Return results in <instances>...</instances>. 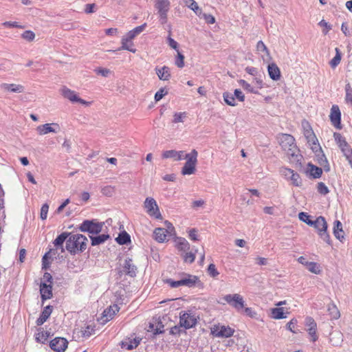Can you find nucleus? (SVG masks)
<instances>
[{
	"mask_svg": "<svg viewBox=\"0 0 352 352\" xmlns=\"http://www.w3.org/2000/svg\"><path fill=\"white\" fill-rule=\"evenodd\" d=\"M179 279L173 280L172 278H164L163 280L165 284H167L170 288H178L182 286H185L188 288L198 287L203 288L204 283L200 280L197 276L187 274L184 272L178 274Z\"/></svg>",
	"mask_w": 352,
	"mask_h": 352,
	"instance_id": "1",
	"label": "nucleus"
},
{
	"mask_svg": "<svg viewBox=\"0 0 352 352\" xmlns=\"http://www.w3.org/2000/svg\"><path fill=\"white\" fill-rule=\"evenodd\" d=\"M87 242L85 236L80 234H73L66 241V249L71 254L83 252L87 248Z\"/></svg>",
	"mask_w": 352,
	"mask_h": 352,
	"instance_id": "2",
	"label": "nucleus"
},
{
	"mask_svg": "<svg viewBox=\"0 0 352 352\" xmlns=\"http://www.w3.org/2000/svg\"><path fill=\"white\" fill-rule=\"evenodd\" d=\"M280 145L287 155L298 158V149L295 144L294 138L289 134H283L280 138Z\"/></svg>",
	"mask_w": 352,
	"mask_h": 352,
	"instance_id": "3",
	"label": "nucleus"
},
{
	"mask_svg": "<svg viewBox=\"0 0 352 352\" xmlns=\"http://www.w3.org/2000/svg\"><path fill=\"white\" fill-rule=\"evenodd\" d=\"M310 226H312L317 230L319 236L324 241L329 245H331V238L327 232V223L324 217L322 216L318 217L312 221Z\"/></svg>",
	"mask_w": 352,
	"mask_h": 352,
	"instance_id": "4",
	"label": "nucleus"
},
{
	"mask_svg": "<svg viewBox=\"0 0 352 352\" xmlns=\"http://www.w3.org/2000/svg\"><path fill=\"white\" fill-rule=\"evenodd\" d=\"M103 226V222H98L96 219H87L82 221L80 225L79 230L83 232L97 234L102 231Z\"/></svg>",
	"mask_w": 352,
	"mask_h": 352,
	"instance_id": "5",
	"label": "nucleus"
},
{
	"mask_svg": "<svg viewBox=\"0 0 352 352\" xmlns=\"http://www.w3.org/2000/svg\"><path fill=\"white\" fill-rule=\"evenodd\" d=\"M302 126L303 129V134L306 138L307 142L311 145V149L314 151H317L318 148L321 149L318 144V139L315 135L309 123L306 120H303L302 122Z\"/></svg>",
	"mask_w": 352,
	"mask_h": 352,
	"instance_id": "6",
	"label": "nucleus"
},
{
	"mask_svg": "<svg viewBox=\"0 0 352 352\" xmlns=\"http://www.w3.org/2000/svg\"><path fill=\"white\" fill-rule=\"evenodd\" d=\"M137 270V267L134 265L133 260L127 257L124 259L122 268L118 270V274L120 278L123 275H127L131 278H134L136 276Z\"/></svg>",
	"mask_w": 352,
	"mask_h": 352,
	"instance_id": "7",
	"label": "nucleus"
},
{
	"mask_svg": "<svg viewBox=\"0 0 352 352\" xmlns=\"http://www.w3.org/2000/svg\"><path fill=\"white\" fill-rule=\"evenodd\" d=\"M223 300L237 311H240L245 307L243 298L239 294H227L223 296Z\"/></svg>",
	"mask_w": 352,
	"mask_h": 352,
	"instance_id": "8",
	"label": "nucleus"
},
{
	"mask_svg": "<svg viewBox=\"0 0 352 352\" xmlns=\"http://www.w3.org/2000/svg\"><path fill=\"white\" fill-rule=\"evenodd\" d=\"M280 173L286 179L290 180L294 186L297 187L302 186V179L300 175L294 170L282 167L280 170Z\"/></svg>",
	"mask_w": 352,
	"mask_h": 352,
	"instance_id": "9",
	"label": "nucleus"
},
{
	"mask_svg": "<svg viewBox=\"0 0 352 352\" xmlns=\"http://www.w3.org/2000/svg\"><path fill=\"white\" fill-rule=\"evenodd\" d=\"M61 94L63 96L67 99H68L70 102L75 103L78 102L83 105H89L90 104L89 102H87L80 98L78 97V94L73 90L67 88V87H63L61 90Z\"/></svg>",
	"mask_w": 352,
	"mask_h": 352,
	"instance_id": "10",
	"label": "nucleus"
},
{
	"mask_svg": "<svg viewBox=\"0 0 352 352\" xmlns=\"http://www.w3.org/2000/svg\"><path fill=\"white\" fill-rule=\"evenodd\" d=\"M197 324V319L194 315L188 312H183L180 314L179 324L184 329H189L195 327Z\"/></svg>",
	"mask_w": 352,
	"mask_h": 352,
	"instance_id": "11",
	"label": "nucleus"
},
{
	"mask_svg": "<svg viewBox=\"0 0 352 352\" xmlns=\"http://www.w3.org/2000/svg\"><path fill=\"white\" fill-rule=\"evenodd\" d=\"M144 207L150 216H153L156 219L162 218L156 201L153 198L147 197L144 201Z\"/></svg>",
	"mask_w": 352,
	"mask_h": 352,
	"instance_id": "12",
	"label": "nucleus"
},
{
	"mask_svg": "<svg viewBox=\"0 0 352 352\" xmlns=\"http://www.w3.org/2000/svg\"><path fill=\"white\" fill-rule=\"evenodd\" d=\"M234 331L230 327L215 325L211 329V333L217 338H230Z\"/></svg>",
	"mask_w": 352,
	"mask_h": 352,
	"instance_id": "13",
	"label": "nucleus"
},
{
	"mask_svg": "<svg viewBox=\"0 0 352 352\" xmlns=\"http://www.w3.org/2000/svg\"><path fill=\"white\" fill-rule=\"evenodd\" d=\"M67 340L62 337H56L50 342V346L55 352H64L67 348Z\"/></svg>",
	"mask_w": 352,
	"mask_h": 352,
	"instance_id": "14",
	"label": "nucleus"
},
{
	"mask_svg": "<svg viewBox=\"0 0 352 352\" xmlns=\"http://www.w3.org/2000/svg\"><path fill=\"white\" fill-rule=\"evenodd\" d=\"M36 131L41 135H46L49 133H56L60 131V126L58 124L55 122L47 123L37 126Z\"/></svg>",
	"mask_w": 352,
	"mask_h": 352,
	"instance_id": "15",
	"label": "nucleus"
},
{
	"mask_svg": "<svg viewBox=\"0 0 352 352\" xmlns=\"http://www.w3.org/2000/svg\"><path fill=\"white\" fill-rule=\"evenodd\" d=\"M330 120L331 124L337 129L341 127V112L338 105H333L331 109Z\"/></svg>",
	"mask_w": 352,
	"mask_h": 352,
	"instance_id": "16",
	"label": "nucleus"
},
{
	"mask_svg": "<svg viewBox=\"0 0 352 352\" xmlns=\"http://www.w3.org/2000/svg\"><path fill=\"white\" fill-rule=\"evenodd\" d=\"M95 332V326L93 324H87L80 329H76L74 333H76L78 338L84 339L89 338Z\"/></svg>",
	"mask_w": 352,
	"mask_h": 352,
	"instance_id": "17",
	"label": "nucleus"
},
{
	"mask_svg": "<svg viewBox=\"0 0 352 352\" xmlns=\"http://www.w3.org/2000/svg\"><path fill=\"white\" fill-rule=\"evenodd\" d=\"M141 339L137 337L126 338L121 342V347L126 350L136 348L140 343Z\"/></svg>",
	"mask_w": 352,
	"mask_h": 352,
	"instance_id": "18",
	"label": "nucleus"
},
{
	"mask_svg": "<svg viewBox=\"0 0 352 352\" xmlns=\"http://www.w3.org/2000/svg\"><path fill=\"white\" fill-rule=\"evenodd\" d=\"M40 294L43 301L52 298V285L46 283H41Z\"/></svg>",
	"mask_w": 352,
	"mask_h": 352,
	"instance_id": "19",
	"label": "nucleus"
},
{
	"mask_svg": "<svg viewBox=\"0 0 352 352\" xmlns=\"http://www.w3.org/2000/svg\"><path fill=\"white\" fill-rule=\"evenodd\" d=\"M170 7L169 0H157L155 3V8L157 10L158 15L168 14Z\"/></svg>",
	"mask_w": 352,
	"mask_h": 352,
	"instance_id": "20",
	"label": "nucleus"
},
{
	"mask_svg": "<svg viewBox=\"0 0 352 352\" xmlns=\"http://www.w3.org/2000/svg\"><path fill=\"white\" fill-rule=\"evenodd\" d=\"M305 324L308 327V333L312 338V341L316 342L318 340L316 335L317 324L311 317H307L305 319Z\"/></svg>",
	"mask_w": 352,
	"mask_h": 352,
	"instance_id": "21",
	"label": "nucleus"
},
{
	"mask_svg": "<svg viewBox=\"0 0 352 352\" xmlns=\"http://www.w3.org/2000/svg\"><path fill=\"white\" fill-rule=\"evenodd\" d=\"M155 73L161 80H168L170 78V68L167 66L156 67Z\"/></svg>",
	"mask_w": 352,
	"mask_h": 352,
	"instance_id": "22",
	"label": "nucleus"
},
{
	"mask_svg": "<svg viewBox=\"0 0 352 352\" xmlns=\"http://www.w3.org/2000/svg\"><path fill=\"white\" fill-rule=\"evenodd\" d=\"M267 72L269 76L273 80L276 81L280 78V71L276 63H270L267 66Z\"/></svg>",
	"mask_w": 352,
	"mask_h": 352,
	"instance_id": "23",
	"label": "nucleus"
},
{
	"mask_svg": "<svg viewBox=\"0 0 352 352\" xmlns=\"http://www.w3.org/2000/svg\"><path fill=\"white\" fill-rule=\"evenodd\" d=\"M52 309L53 307L51 305H47L43 309L39 318H38L36 321L38 326L42 325L49 318L52 312Z\"/></svg>",
	"mask_w": 352,
	"mask_h": 352,
	"instance_id": "24",
	"label": "nucleus"
},
{
	"mask_svg": "<svg viewBox=\"0 0 352 352\" xmlns=\"http://www.w3.org/2000/svg\"><path fill=\"white\" fill-rule=\"evenodd\" d=\"M120 308L117 305L110 306L107 309H104L102 313L103 322H107L111 320L116 312L119 311Z\"/></svg>",
	"mask_w": 352,
	"mask_h": 352,
	"instance_id": "25",
	"label": "nucleus"
},
{
	"mask_svg": "<svg viewBox=\"0 0 352 352\" xmlns=\"http://www.w3.org/2000/svg\"><path fill=\"white\" fill-rule=\"evenodd\" d=\"M69 235V233L68 232H63L60 234H59L54 241L53 243L56 248L55 251L58 249H61V252H64L63 248V243L64 242L67 240V238Z\"/></svg>",
	"mask_w": 352,
	"mask_h": 352,
	"instance_id": "26",
	"label": "nucleus"
},
{
	"mask_svg": "<svg viewBox=\"0 0 352 352\" xmlns=\"http://www.w3.org/2000/svg\"><path fill=\"white\" fill-rule=\"evenodd\" d=\"M146 25H147L145 23L141 25L135 27L133 30H130L125 36H123V38L132 41V40L135 37H136L138 34H140L141 32H142L144 30Z\"/></svg>",
	"mask_w": 352,
	"mask_h": 352,
	"instance_id": "27",
	"label": "nucleus"
},
{
	"mask_svg": "<svg viewBox=\"0 0 352 352\" xmlns=\"http://www.w3.org/2000/svg\"><path fill=\"white\" fill-rule=\"evenodd\" d=\"M0 87L12 93H22L24 91V87L21 85L3 83L0 85Z\"/></svg>",
	"mask_w": 352,
	"mask_h": 352,
	"instance_id": "28",
	"label": "nucleus"
},
{
	"mask_svg": "<svg viewBox=\"0 0 352 352\" xmlns=\"http://www.w3.org/2000/svg\"><path fill=\"white\" fill-rule=\"evenodd\" d=\"M155 239L159 243H164L166 240V236L168 234L165 228H157L153 232Z\"/></svg>",
	"mask_w": 352,
	"mask_h": 352,
	"instance_id": "29",
	"label": "nucleus"
},
{
	"mask_svg": "<svg viewBox=\"0 0 352 352\" xmlns=\"http://www.w3.org/2000/svg\"><path fill=\"white\" fill-rule=\"evenodd\" d=\"M342 233H343L342 223L338 220H336L333 225V234L340 241L344 238V235L341 234Z\"/></svg>",
	"mask_w": 352,
	"mask_h": 352,
	"instance_id": "30",
	"label": "nucleus"
},
{
	"mask_svg": "<svg viewBox=\"0 0 352 352\" xmlns=\"http://www.w3.org/2000/svg\"><path fill=\"white\" fill-rule=\"evenodd\" d=\"M109 238V234H99L95 236H90L91 245L96 246L104 243Z\"/></svg>",
	"mask_w": 352,
	"mask_h": 352,
	"instance_id": "31",
	"label": "nucleus"
},
{
	"mask_svg": "<svg viewBox=\"0 0 352 352\" xmlns=\"http://www.w3.org/2000/svg\"><path fill=\"white\" fill-rule=\"evenodd\" d=\"M116 240L120 245H127L131 242V237L126 231H123L118 234Z\"/></svg>",
	"mask_w": 352,
	"mask_h": 352,
	"instance_id": "32",
	"label": "nucleus"
},
{
	"mask_svg": "<svg viewBox=\"0 0 352 352\" xmlns=\"http://www.w3.org/2000/svg\"><path fill=\"white\" fill-rule=\"evenodd\" d=\"M330 342L333 346H340L342 342V334L340 331H334L330 335Z\"/></svg>",
	"mask_w": 352,
	"mask_h": 352,
	"instance_id": "33",
	"label": "nucleus"
},
{
	"mask_svg": "<svg viewBox=\"0 0 352 352\" xmlns=\"http://www.w3.org/2000/svg\"><path fill=\"white\" fill-rule=\"evenodd\" d=\"M121 43L122 45L119 48V50H124L133 53H135L136 52V49L133 47V44L131 41L122 37L121 40Z\"/></svg>",
	"mask_w": 352,
	"mask_h": 352,
	"instance_id": "34",
	"label": "nucleus"
},
{
	"mask_svg": "<svg viewBox=\"0 0 352 352\" xmlns=\"http://www.w3.org/2000/svg\"><path fill=\"white\" fill-rule=\"evenodd\" d=\"M198 153L195 149L192 150L190 153L185 155L184 158L186 159V162L192 165H196L197 162Z\"/></svg>",
	"mask_w": 352,
	"mask_h": 352,
	"instance_id": "35",
	"label": "nucleus"
},
{
	"mask_svg": "<svg viewBox=\"0 0 352 352\" xmlns=\"http://www.w3.org/2000/svg\"><path fill=\"white\" fill-rule=\"evenodd\" d=\"M272 317L274 319L286 318L287 316L284 311V308L276 307V308L272 309Z\"/></svg>",
	"mask_w": 352,
	"mask_h": 352,
	"instance_id": "36",
	"label": "nucleus"
},
{
	"mask_svg": "<svg viewBox=\"0 0 352 352\" xmlns=\"http://www.w3.org/2000/svg\"><path fill=\"white\" fill-rule=\"evenodd\" d=\"M335 51L336 55L329 62V65L332 69H335L340 64L342 58V54L340 49L336 47Z\"/></svg>",
	"mask_w": 352,
	"mask_h": 352,
	"instance_id": "37",
	"label": "nucleus"
},
{
	"mask_svg": "<svg viewBox=\"0 0 352 352\" xmlns=\"http://www.w3.org/2000/svg\"><path fill=\"white\" fill-rule=\"evenodd\" d=\"M50 336V332L41 331L35 334V339L37 342L45 344L47 341Z\"/></svg>",
	"mask_w": 352,
	"mask_h": 352,
	"instance_id": "38",
	"label": "nucleus"
},
{
	"mask_svg": "<svg viewBox=\"0 0 352 352\" xmlns=\"http://www.w3.org/2000/svg\"><path fill=\"white\" fill-rule=\"evenodd\" d=\"M309 172L311 176H312L314 178L320 177L322 173V170L321 168H319L311 164H309Z\"/></svg>",
	"mask_w": 352,
	"mask_h": 352,
	"instance_id": "39",
	"label": "nucleus"
},
{
	"mask_svg": "<svg viewBox=\"0 0 352 352\" xmlns=\"http://www.w3.org/2000/svg\"><path fill=\"white\" fill-rule=\"evenodd\" d=\"M223 98L225 102L227 104H228L230 106H232V107H234L236 105V103L235 102V98L233 96V94H232L231 93L227 92V91L224 92L223 94Z\"/></svg>",
	"mask_w": 352,
	"mask_h": 352,
	"instance_id": "40",
	"label": "nucleus"
},
{
	"mask_svg": "<svg viewBox=\"0 0 352 352\" xmlns=\"http://www.w3.org/2000/svg\"><path fill=\"white\" fill-rule=\"evenodd\" d=\"M162 157L166 159L171 158L175 161H179V159L180 158L179 156H178L177 151L175 150H168L164 151L162 153Z\"/></svg>",
	"mask_w": 352,
	"mask_h": 352,
	"instance_id": "41",
	"label": "nucleus"
},
{
	"mask_svg": "<svg viewBox=\"0 0 352 352\" xmlns=\"http://www.w3.org/2000/svg\"><path fill=\"white\" fill-rule=\"evenodd\" d=\"M196 165H192L191 164L185 163L184 166L182 169V173L183 175H191L194 173L195 170Z\"/></svg>",
	"mask_w": 352,
	"mask_h": 352,
	"instance_id": "42",
	"label": "nucleus"
},
{
	"mask_svg": "<svg viewBox=\"0 0 352 352\" xmlns=\"http://www.w3.org/2000/svg\"><path fill=\"white\" fill-rule=\"evenodd\" d=\"M328 311L332 319H338L340 317V312L334 304L328 306Z\"/></svg>",
	"mask_w": 352,
	"mask_h": 352,
	"instance_id": "43",
	"label": "nucleus"
},
{
	"mask_svg": "<svg viewBox=\"0 0 352 352\" xmlns=\"http://www.w3.org/2000/svg\"><path fill=\"white\" fill-rule=\"evenodd\" d=\"M239 84L246 91L252 94H258V91L256 90L252 86H251L245 80H240Z\"/></svg>",
	"mask_w": 352,
	"mask_h": 352,
	"instance_id": "44",
	"label": "nucleus"
},
{
	"mask_svg": "<svg viewBox=\"0 0 352 352\" xmlns=\"http://www.w3.org/2000/svg\"><path fill=\"white\" fill-rule=\"evenodd\" d=\"M177 246L179 250L183 251H186L190 248L189 243L184 238L178 239Z\"/></svg>",
	"mask_w": 352,
	"mask_h": 352,
	"instance_id": "45",
	"label": "nucleus"
},
{
	"mask_svg": "<svg viewBox=\"0 0 352 352\" xmlns=\"http://www.w3.org/2000/svg\"><path fill=\"white\" fill-rule=\"evenodd\" d=\"M306 267L309 272L315 274H319L321 272L320 266L315 262H308Z\"/></svg>",
	"mask_w": 352,
	"mask_h": 352,
	"instance_id": "46",
	"label": "nucleus"
},
{
	"mask_svg": "<svg viewBox=\"0 0 352 352\" xmlns=\"http://www.w3.org/2000/svg\"><path fill=\"white\" fill-rule=\"evenodd\" d=\"M333 136L336 143L338 144V146L340 148L342 146H346V144H348V143L346 142L345 138L340 133H334Z\"/></svg>",
	"mask_w": 352,
	"mask_h": 352,
	"instance_id": "47",
	"label": "nucleus"
},
{
	"mask_svg": "<svg viewBox=\"0 0 352 352\" xmlns=\"http://www.w3.org/2000/svg\"><path fill=\"white\" fill-rule=\"evenodd\" d=\"M56 252L54 249H50L45 254L42 258L43 268L47 269L49 267V263L47 262V258L50 257L52 255H55Z\"/></svg>",
	"mask_w": 352,
	"mask_h": 352,
	"instance_id": "48",
	"label": "nucleus"
},
{
	"mask_svg": "<svg viewBox=\"0 0 352 352\" xmlns=\"http://www.w3.org/2000/svg\"><path fill=\"white\" fill-rule=\"evenodd\" d=\"M345 100L347 103L352 106V87L349 84H346L345 86Z\"/></svg>",
	"mask_w": 352,
	"mask_h": 352,
	"instance_id": "49",
	"label": "nucleus"
},
{
	"mask_svg": "<svg viewBox=\"0 0 352 352\" xmlns=\"http://www.w3.org/2000/svg\"><path fill=\"white\" fill-rule=\"evenodd\" d=\"M298 218L300 221L305 222L309 226H311L314 220L311 219V216L305 212H300L298 214Z\"/></svg>",
	"mask_w": 352,
	"mask_h": 352,
	"instance_id": "50",
	"label": "nucleus"
},
{
	"mask_svg": "<svg viewBox=\"0 0 352 352\" xmlns=\"http://www.w3.org/2000/svg\"><path fill=\"white\" fill-rule=\"evenodd\" d=\"M186 115L187 113L186 112L175 113L173 116V122H183L184 120L186 118Z\"/></svg>",
	"mask_w": 352,
	"mask_h": 352,
	"instance_id": "51",
	"label": "nucleus"
},
{
	"mask_svg": "<svg viewBox=\"0 0 352 352\" xmlns=\"http://www.w3.org/2000/svg\"><path fill=\"white\" fill-rule=\"evenodd\" d=\"M317 190L318 192L322 195H326L329 192L328 187L323 182H319L318 184Z\"/></svg>",
	"mask_w": 352,
	"mask_h": 352,
	"instance_id": "52",
	"label": "nucleus"
},
{
	"mask_svg": "<svg viewBox=\"0 0 352 352\" xmlns=\"http://www.w3.org/2000/svg\"><path fill=\"white\" fill-rule=\"evenodd\" d=\"M208 273L212 278H216L219 274V272L217 270L215 265L213 263H210L208 265Z\"/></svg>",
	"mask_w": 352,
	"mask_h": 352,
	"instance_id": "53",
	"label": "nucleus"
},
{
	"mask_svg": "<svg viewBox=\"0 0 352 352\" xmlns=\"http://www.w3.org/2000/svg\"><path fill=\"white\" fill-rule=\"evenodd\" d=\"M167 94L168 91L165 88H160L155 94V100L156 102L160 101Z\"/></svg>",
	"mask_w": 352,
	"mask_h": 352,
	"instance_id": "54",
	"label": "nucleus"
},
{
	"mask_svg": "<svg viewBox=\"0 0 352 352\" xmlns=\"http://www.w3.org/2000/svg\"><path fill=\"white\" fill-rule=\"evenodd\" d=\"M101 192L105 196L111 197L114 193V188L111 186H104L102 188Z\"/></svg>",
	"mask_w": 352,
	"mask_h": 352,
	"instance_id": "55",
	"label": "nucleus"
},
{
	"mask_svg": "<svg viewBox=\"0 0 352 352\" xmlns=\"http://www.w3.org/2000/svg\"><path fill=\"white\" fill-rule=\"evenodd\" d=\"M22 38L28 41H32L35 38V34L31 30H26L22 34Z\"/></svg>",
	"mask_w": 352,
	"mask_h": 352,
	"instance_id": "56",
	"label": "nucleus"
},
{
	"mask_svg": "<svg viewBox=\"0 0 352 352\" xmlns=\"http://www.w3.org/2000/svg\"><path fill=\"white\" fill-rule=\"evenodd\" d=\"M181 325H175L170 328V333L175 336H179L182 332H185V329H182Z\"/></svg>",
	"mask_w": 352,
	"mask_h": 352,
	"instance_id": "57",
	"label": "nucleus"
},
{
	"mask_svg": "<svg viewBox=\"0 0 352 352\" xmlns=\"http://www.w3.org/2000/svg\"><path fill=\"white\" fill-rule=\"evenodd\" d=\"M184 56L177 51V56L175 60V65L179 68H182L184 66Z\"/></svg>",
	"mask_w": 352,
	"mask_h": 352,
	"instance_id": "58",
	"label": "nucleus"
},
{
	"mask_svg": "<svg viewBox=\"0 0 352 352\" xmlns=\"http://www.w3.org/2000/svg\"><path fill=\"white\" fill-rule=\"evenodd\" d=\"M48 210H49L48 204H44L41 208L40 217L42 220H45L47 219Z\"/></svg>",
	"mask_w": 352,
	"mask_h": 352,
	"instance_id": "59",
	"label": "nucleus"
},
{
	"mask_svg": "<svg viewBox=\"0 0 352 352\" xmlns=\"http://www.w3.org/2000/svg\"><path fill=\"white\" fill-rule=\"evenodd\" d=\"M95 72L98 75H101L102 76L107 77L109 74L111 73V71L107 68L98 67L95 69Z\"/></svg>",
	"mask_w": 352,
	"mask_h": 352,
	"instance_id": "60",
	"label": "nucleus"
},
{
	"mask_svg": "<svg viewBox=\"0 0 352 352\" xmlns=\"http://www.w3.org/2000/svg\"><path fill=\"white\" fill-rule=\"evenodd\" d=\"M342 152L344 155L346 157V160L352 157V150L351 149L349 144H346V146H342L340 148Z\"/></svg>",
	"mask_w": 352,
	"mask_h": 352,
	"instance_id": "61",
	"label": "nucleus"
},
{
	"mask_svg": "<svg viewBox=\"0 0 352 352\" xmlns=\"http://www.w3.org/2000/svg\"><path fill=\"white\" fill-rule=\"evenodd\" d=\"M256 49L258 52H265L267 56L270 55L269 50L262 41H259L256 44Z\"/></svg>",
	"mask_w": 352,
	"mask_h": 352,
	"instance_id": "62",
	"label": "nucleus"
},
{
	"mask_svg": "<svg viewBox=\"0 0 352 352\" xmlns=\"http://www.w3.org/2000/svg\"><path fill=\"white\" fill-rule=\"evenodd\" d=\"M201 19H204L208 24H213L215 23V18L210 14L204 13Z\"/></svg>",
	"mask_w": 352,
	"mask_h": 352,
	"instance_id": "63",
	"label": "nucleus"
},
{
	"mask_svg": "<svg viewBox=\"0 0 352 352\" xmlns=\"http://www.w3.org/2000/svg\"><path fill=\"white\" fill-rule=\"evenodd\" d=\"M195 259V254L192 252H187L184 256V260L186 263H192Z\"/></svg>",
	"mask_w": 352,
	"mask_h": 352,
	"instance_id": "64",
	"label": "nucleus"
}]
</instances>
